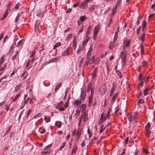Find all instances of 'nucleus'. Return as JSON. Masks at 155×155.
<instances>
[{
    "label": "nucleus",
    "instance_id": "obj_1",
    "mask_svg": "<svg viewBox=\"0 0 155 155\" xmlns=\"http://www.w3.org/2000/svg\"><path fill=\"white\" fill-rule=\"evenodd\" d=\"M138 79L139 80V84L141 86L143 85V83L147 82L149 79L148 77H145L142 73H140Z\"/></svg>",
    "mask_w": 155,
    "mask_h": 155
},
{
    "label": "nucleus",
    "instance_id": "obj_2",
    "mask_svg": "<svg viewBox=\"0 0 155 155\" xmlns=\"http://www.w3.org/2000/svg\"><path fill=\"white\" fill-rule=\"evenodd\" d=\"M120 56L122 61L124 63V64H125L127 61L126 59L127 56V51H123L121 52Z\"/></svg>",
    "mask_w": 155,
    "mask_h": 155
},
{
    "label": "nucleus",
    "instance_id": "obj_3",
    "mask_svg": "<svg viewBox=\"0 0 155 155\" xmlns=\"http://www.w3.org/2000/svg\"><path fill=\"white\" fill-rule=\"evenodd\" d=\"M63 102L61 101L60 103L56 106L57 108L60 111H64V107H63Z\"/></svg>",
    "mask_w": 155,
    "mask_h": 155
},
{
    "label": "nucleus",
    "instance_id": "obj_4",
    "mask_svg": "<svg viewBox=\"0 0 155 155\" xmlns=\"http://www.w3.org/2000/svg\"><path fill=\"white\" fill-rule=\"evenodd\" d=\"M80 118H81V119L83 118V121L84 122H85L88 120V117L87 114L85 111H84L81 115V117Z\"/></svg>",
    "mask_w": 155,
    "mask_h": 155
},
{
    "label": "nucleus",
    "instance_id": "obj_5",
    "mask_svg": "<svg viewBox=\"0 0 155 155\" xmlns=\"http://www.w3.org/2000/svg\"><path fill=\"white\" fill-rule=\"evenodd\" d=\"M107 90V88L105 85L102 86L99 89L100 94L102 95L104 94Z\"/></svg>",
    "mask_w": 155,
    "mask_h": 155
},
{
    "label": "nucleus",
    "instance_id": "obj_6",
    "mask_svg": "<svg viewBox=\"0 0 155 155\" xmlns=\"http://www.w3.org/2000/svg\"><path fill=\"white\" fill-rule=\"evenodd\" d=\"M70 47L69 46L67 48L65 51H64L62 53V55L63 56H65L69 54Z\"/></svg>",
    "mask_w": 155,
    "mask_h": 155
},
{
    "label": "nucleus",
    "instance_id": "obj_7",
    "mask_svg": "<svg viewBox=\"0 0 155 155\" xmlns=\"http://www.w3.org/2000/svg\"><path fill=\"white\" fill-rule=\"evenodd\" d=\"M130 42V41L128 40L125 43H124V45H123L124 51H125L127 48L128 47Z\"/></svg>",
    "mask_w": 155,
    "mask_h": 155
},
{
    "label": "nucleus",
    "instance_id": "obj_8",
    "mask_svg": "<svg viewBox=\"0 0 155 155\" xmlns=\"http://www.w3.org/2000/svg\"><path fill=\"white\" fill-rule=\"evenodd\" d=\"M106 119V117L103 115V113H102L101 116V118L99 121V123L101 124L103 123Z\"/></svg>",
    "mask_w": 155,
    "mask_h": 155
},
{
    "label": "nucleus",
    "instance_id": "obj_9",
    "mask_svg": "<svg viewBox=\"0 0 155 155\" xmlns=\"http://www.w3.org/2000/svg\"><path fill=\"white\" fill-rule=\"evenodd\" d=\"M100 28V25H97L95 27L94 30V34L95 35H97V33L99 30Z\"/></svg>",
    "mask_w": 155,
    "mask_h": 155
},
{
    "label": "nucleus",
    "instance_id": "obj_10",
    "mask_svg": "<svg viewBox=\"0 0 155 155\" xmlns=\"http://www.w3.org/2000/svg\"><path fill=\"white\" fill-rule=\"evenodd\" d=\"M145 33L143 32L141 35L138 37L139 39L142 42H143L145 40Z\"/></svg>",
    "mask_w": 155,
    "mask_h": 155
},
{
    "label": "nucleus",
    "instance_id": "obj_11",
    "mask_svg": "<svg viewBox=\"0 0 155 155\" xmlns=\"http://www.w3.org/2000/svg\"><path fill=\"white\" fill-rule=\"evenodd\" d=\"M97 71V68H95L91 74V78L92 79H94L96 77Z\"/></svg>",
    "mask_w": 155,
    "mask_h": 155
},
{
    "label": "nucleus",
    "instance_id": "obj_12",
    "mask_svg": "<svg viewBox=\"0 0 155 155\" xmlns=\"http://www.w3.org/2000/svg\"><path fill=\"white\" fill-rule=\"evenodd\" d=\"M72 45L74 50H75L77 46V39L75 38V36L74 38V40L73 41Z\"/></svg>",
    "mask_w": 155,
    "mask_h": 155
},
{
    "label": "nucleus",
    "instance_id": "obj_13",
    "mask_svg": "<svg viewBox=\"0 0 155 155\" xmlns=\"http://www.w3.org/2000/svg\"><path fill=\"white\" fill-rule=\"evenodd\" d=\"M51 150L50 149L47 151H43L41 152V154L42 155H48L51 153Z\"/></svg>",
    "mask_w": 155,
    "mask_h": 155
},
{
    "label": "nucleus",
    "instance_id": "obj_14",
    "mask_svg": "<svg viewBox=\"0 0 155 155\" xmlns=\"http://www.w3.org/2000/svg\"><path fill=\"white\" fill-rule=\"evenodd\" d=\"M90 38V36H86V38L84 39L82 43V45H84L86 44Z\"/></svg>",
    "mask_w": 155,
    "mask_h": 155
},
{
    "label": "nucleus",
    "instance_id": "obj_15",
    "mask_svg": "<svg viewBox=\"0 0 155 155\" xmlns=\"http://www.w3.org/2000/svg\"><path fill=\"white\" fill-rule=\"evenodd\" d=\"M86 107V104H82L80 107V110L81 111L84 112L85 110Z\"/></svg>",
    "mask_w": 155,
    "mask_h": 155
},
{
    "label": "nucleus",
    "instance_id": "obj_16",
    "mask_svg": "<svg viewBox=\"0 0 155 155\" xmlns=\"http://www.w3.org/2000/svg\"><path fill=\"white\" fill-rule=\"evenodd\" d=\"M78 149V147L77 145H75L72 149L71 151V154L73 155V153H76V151Z\"/></svg>",
    "mask_w": 155,
    "mask_h": 155
},
{
    "label": "nucleus",
    "instance_id": "obj_17",
    "mask_svg": "<svg viewBox=\"0 0 155 155\" xmlns=\"http://www.w3.org/2000/svg\"><path fill=\"white\" fill-rule=\"evenodd\" d=\"M92 104V97L90 96L89 97L88 106H91Z\"/></svg>",
    "mask_w": 155,
    "mask_h": 155
},
{
    "label": "nucleus",
    "instance_id": "obj_18",
    "mask_svg": "<svg viewBox=\"0 0 155 155\" xmlns=\"http://www.w3.org/2000/svg\"><path fill=\"white\" fill-rule=\"evenodd\" d=\"M81 130H78L77 131V134H76V139L77 140H78L79 139V137L81 134Z\"/></svg>",
    "mask_w": 155,
    "mask_h": 155
},
{
    "label": "nucleus",
    "instance_id": "obj_19",
    "mask_svg": "<svg viewBox=\"0 0 155 155\" xmlns=\"http://www.w3.org/2000/svg\"><path fill=\"white\" fill-rule=\"evenodd\" d=\"M8 9H7L5 10V13L3 15V17L1 19V20H3L7 16V15L8 14Z\"/></svg>",
    "mask_w": 155,
    "mask_h": 155
},
{
    "label": "nucleus",
    "instance_id": "obj_20",
    "mask_svg": "<svg viewBox=\"0 0 155 155\" xmlns=\"http://www.w3.org/2000/svg\"><path fill=\"white\" fill-rule=\"evenodd\" d=\"M5 55H3L0 58V68L1 67V64L3 63L4 61Z\"/></svg>",
    "mask_w": 155,
    "mask_h": 155
},
{
    "label": "nucleus",
    "instance_id": "obj_21",
    "mask_svg": "<svg viewBox=\"0 0 155 155\" xmlns=\"http://www.w3.org/2000/svg\"><path fill=\"white\" fill-rule=\"evenodd\" d=\"M91 27V25H89L88 26L86 32V36H89V34L90 33Z\"/></svg>",
    "mask_w": 155,
    "mask_h": 155
},
{
    "label": "nucleus",
    "instance_id": "obj_22",
    "mask_svg": "<svg viewBox=\"0 0 155 155\" xmlns=\"http://www.w3.org/2000/svg\"><path fill=\"white\" fill-rule=\"evenodd\" d=\"M117 29V32H115V36L114 37V41H116L118 37L117 34L118 32H119V27H118Z\"/></svg>",
    "mask_w": 155,
    "mask_h": 155
},
{
    "label": "nucleus",
    "instance_id": "obj_23",
    "mask_svg": "<svg viewBox=\"0 0 155 155\" xmlns=\"http://www.w3.org/2000/svg\"><path fill=\"white\" fill-rule=\"evenodd\" d=\"M87 19V18L86 17L85 15L83 16H81L79 18V20L83 22L85 20Z\"/></svg>",
    "mask_w": 155,
    "mask_h": 155
},
{
    "label": "nucleus",
    "instance_id": "obj_24",
    "mask_svg": "<svg viewBox=\"0 0 155 155\" xmlns=\"http://www.w3.org/2000/svg\"><path fill=\"white\" fill-rule=\"evenodd\" d=\"M44 15V13L43 12L40 11L38 12L37 13V15L40 17H42Z\"/></svg>",
    "mask_w": 155,
    "mask_h": 155
},
{
    "label": "nucleus",
    "instance_id": "obj_25",
    "mask_svg": "<svg viewBox=\"0 0 155 155\" xmlns=\"http://www.w3.org/2000/svg\"><path fill=\"white\" fill-rule=\"evenodd\" d=\"M87 6V3H82L81 4L80 6V7L82 8H84Z\"/></svg>",
    "mask_w": 155,
    "mask_h": 155
},
{
    "label": "nucleus",
    "instance_id": "obj_26",
    "mask_svg": "<svg viewBox=\"0 0 155 155\" xmlns=\"http://www.w3.org/2000/svg\"><path fill=\"white\" fill-rule=\"evenodd\" d=\"M117 8V6L116 5L112 9V14L113 15H114L116 12Z\"/></svg>",
    "mask_w": 155,
    "mask_h": 155
},
{
    "label": "nucleus",
    "instance_id": "obj_27",
    "mask_svg": "<svg viewBox=\"0 0 155 155\" xmlns=\"http://www.w3.org/2000/svg\"><path fill=\"white\" fill-rule=\"evenodd\" d=\"M59 59L58 58H54L49 60L50 62H56L58 61Z\"/></svg>",
    "mask_w": 155,
    "mask_h": 155
},
{
    "label": "nucleus",
    "instance_id": "obj_28",
    "mask_svg": "<svg viewBox=\"0 0 155 155\" xmlns=\"http://www.w3.org/2000/svg\"><path fill=\"white\" fill-rule=\"evenodd\" d=\"M87 61L85 62L84 65L83 66V69H84L85 66L88 65L89 63L90 59H86Z\"/></svg>",
    "mask_w": 155,
    "mask_h": 155
},
{
    "label": "nucleus",
    "instance_id": "obj_29",
    "mask_svg": "<svg viewBox=\"0 0 155 155\" xmlns=\"http://www.w3.org/2000/svg\"><path fill=\"white\" fill-rule=\"evenodd\" d=\"M148 63L147 61H144L142 62V65L143 67H147L148 65Z\"/></svg>",
    "mask_w": 155,
    "mask_h": 155
},
{
    "label": "nucleus",
    "instance_id": "obj_30",
    "mask_svg": "<svg viewBox=\"0 0 155 155\" xmlns=\"http://www.w3.org/2000/svg\"><path fill=\"white\" fill-rule=\"evenodd\" d=\"M55 124L58 128H60L62 125V123L61 122L56 121L55 123Z\"/></svg>",
    "mask_w": 155,
    "mask_h": 155
},
{
    "label": "nucleus",
    "instance_id": "obj_31",
    "mask_svg": "<svg viewBox=\"0 0 155 155\" xmlns=\"http://www.w3.org/2000/svg\"><path fill=\"white\" fill-rule=\"evenodd\" d=\"M91 83H89L88 85L87 91V92H89L90 90L92 89L91 87Z\"/></svg>",
    "mask_w": 155,
    "mask_h": 155
},
{
    "label": "nucleus",
    "instance_id": "obj_32",
    "mask_svg": "<svg viewBox=\"0 0 155 155\" xmlns=\"http://www.w3.org/2000/svg\"><path fill=\"white\" fill-rule=\"evenodd\" d=\"M21 96L20 93H19L17 94L15 97L14 99L12 101V102L15 101L19 97Z\"/></svg>",
    "mask_w": 155,
    "mask_h": 155
},
{
    "label": "nucleus",
    "instance_id": "obj_33",
    "mask_svg": "<svg viewBox=\"0 0 155 155\" xmlns=\"http://www.w3.org/2000/svg\"><path fill=\"white\" fill-rule=\"evenodd\" d=\"M96 6L95 5H92L89 8V11L91 12L94 10L95 8L96 7Z\"/></svg>",
    "mask_w": 155,
    "mask_h": 155
},
{
    "label": "nucleus",
    "instance_id": "obj_34",
    "mask_svg": "<svg viewBox=\"0 0 155 155\" xmlns=\"http://www.w3.org/2000/svg\"><path fill=\"white\" fill-rule=\"evenodd\" d=\"M61 45V43L60 42H58L55 44L54 45V47L53 48V49H55L58 47L60 46Z\"/></svg>",
    "mask_w": 155,
    "mask_h": 155
},
{
    "label": "nucleus",
    "instance_id": "obj_35",
    "mask_svg": "<svg viewBox=\"0 0 155 155\" xmlns=\"http://www.w3.org/2000/svg\"><path fill=\"white\" fill-rule=\"evenodd\" d=\"M61 83L57 84L55 88V91H56V90H58V89H59L60 87L61 86Z\"/></svg>",
    "mask_w": 155,
    "mask_h": 155
},
{
    "label": "nucleus",
    "instance_id": "obj_36",
    "mask_svg": "<svg viewBox=\"0 0 155 155\" xmlns=\"http://www.w3.org/2000/svg\"><path fill=\"white\" fill-rule=\"evenodd\" d=\"M80 111L79 110H76V113L75 115H76V118H77L79 115L80 114Z\"/></svg>",
    "mask_w": 155,
    "mask_h": 155
},
{
    "label": "nucleus",
    "instance_id": "obj_37",
    "mask_svg": "<svg viewBox=\"0 0 155 155\" xmlns=\"http://www.w3.org/2000/svg\"><path fill=\"white\" fill-rule=\"evenodd\" d=\"M118 93H117L115 95H114L112 99V102H114L116 98H117V96L118 95Z\"/></svg>",
    "mask_w": 155,
    "mask_h": 155
},
{
    "label": "nucleus",
    "instance_id": "obj_38",
    "mask_svg": "<svg viewBox=\"0 0 155 155\" xmlns=\"http://www.w3.org/2000/svg\"><path fill=\"white\" fill-rule=\"evenodd\" d=\"M18 53V51H17L16 54L12 57V59L14 62L15 60H16L17 59V56Z\"/></svg>",
    "mask_w": 155,
    "mask_h": 155
},
{
    "label": "nucleus",
    "instance_id": "obj_39",
    "mask_svg": "<svg viewBox=\"0 0 155 155\" xmlns=\"http://www.w3.org/2000/svg\"><path fill=\"white\" fill-rule=\"evenodd\" d=\"M150 123L149 122L147 123V124H146L145 126V129L146 130H149V129L150 128Z\"/></svg>",
    "mask_w": 155,
    "mask_h": 155
},
{
    "label": "nucleus",
    "instance_id": "obj_40",
    "mask_svg": "<svg viewBox=\"0 0 155 155\" xmlns=\"http://www.w3.org/2000/svg\"><path fill=\"white\" fill-rule=\"evenodd\" d=\"M44 120H45L46 123H48L50 121V118L49 117H45Z\"/></svg>",
    "mask_w": 155,
    "mask_h": 155
},
{
    "label": "nucleus",
    "instance_id": "obj_41",
    "mask_svg": "<svg viewBox=\"0 0 155 155\" xmlns=\"http://www.w3.org/2000/svg\"><path fill=\"white\" fill-rule=\"evenodd\" d=\"M39 131L41 134H43L45 132V130L44 128H40L39 129Z\"/></svg>",
    "mask_w": 155,
    "mask_h": 155
},
{
    "label": "nucleus",
    "instance_id": "obj_42",
    "mask_svg": "<svg viewBox=\"0 0 155 155\" xmlns=\"http://www.w3.org/2000/svg\"><path fill=\"white\" fill-rule=\"evenodd\" d=\"M21 84H20L17 85V86L15 87V91L16 92H17L19 88L20 87H21Z\"/></svg>",
    "mask_w": 155,
    "mask_h": 155
},
{
    "label": "nucleus",
    "instance_id": "obj_43",
    "mask_svg": "<svg viewBox=\"0 0 155 155\" xmlns=\"http://www.w3.org/2000/svg\"><path fill=\"white\" fill-rule=\"evenodd\" d=\"M91 54V53L88 52L87 53V55L86 57V59H90V58Z\"/></svg>",
    "mask_w": 155,
    "mask_h": 155
},
{
    "label": "nucleus",
    "instance_id": "obj_44",
    "mask_svg": "<svg viewBox=\"0 0 155 155\" xmlns=\"http://www.w3.org/2000/svg\"><path fill=\"white\" fill-rule=\"evenodd\" d=\"M128 118L129 121L132 122L133 121L132 117L131 115L128 114Z\"/></svg>",
    "mask_w": 155,
    "mask_h": 155
},
{
    "label": "nucleus",
    "instance_id": "obj_45",
    "mask_svg": "<svg viewBox=\"0 0 155 155\" xmlns=\"http://www.w3.org/2000/svg\"><path fill=\"white\" fill-rule=\"evenodd\" d=\"M83 60H84L83 58H82L80 60V62L79 64V67H81L82 64V63L83 62Z\"/></svg>",
    "mask_w": 155,
    "mask_h": 155
},
{
    "label": "nucleus",
    "instance_id": "obj_46",
    "mask_svg": "<svg viewBox=\"0 0 155 155\" xmlns=\"http://www.w3.org/2000/svg\"><path fill=\"white\" fill-rule=\"evenodd\" d=\"M141 54L142 55H143L144 54V47L143 46L141 45Z\"/></svg>",
    "mask_w": 155,
    "mask_h": 155
},
{
    "label": "nucleus",
    "instance_id": "obj_47",
    "mask_svg": "<svg viewBox=\"0 0 155 155\" xmlns=\"http://www.w3.org/2000/svg\"><path fill=\"white\" fill-rule=\"evenodd\" d=\"M146 135L147 137H149L150 134V132L149 131V130H146Z\"/></svg>",
    "mask_w": 155,
    "mask_h": 155
},
{
    "label": "nucleus",
    "instance_id": "obj_48",
    "mask_svg": "<svg viewBox=\"0 0 155 155\" xmlns=\"http://www.w3.org/2000/svg\"><path fill=\"white\" fill-rule=\"evenodd\" d=\"M44 44H43L41 47H40V49L39 50V52H41L43 50H44Z\"/></svg>",
    "mask_w": 155,
    "mask_h": 155
},
{
    "label": "nucleus",
    "instance_id": "obj_49",
    "mask_svg": "<svg viewBox=\"0 0 155 155\" xmlns=\"http://www.w3.org/2000/svg\"><path fill=\"white\" fill-rule=\"evenodd\" d=\"M116 72L118 74V76H119V78H122V76H121V73L119 71H118L117 70H116Z\"/></svg>",
    "mask_w": 155,
    "mask_h": 155
},
{
    "label": "nucleus",
    "instance_id": "obj_50",
    "mask_svg": "<svg viewBox=\"0 0 155 155\" xmlns=\"http://www.w3.org/2000/svg\"><path fill=\"white\" fill-rule=\"evenodd\" d=\"M42 115V114L41 113H38V114H37L36 115L35 117H34V118H36L37 117H39L40 116H41Z\"/></svg>",
    "mask_w": 155,
    "mask_h": 155
},
{
    "label": "nucleus",
    "instance_id": "obj_51",
    "mask_svg": "<svg viewBox=\"0 0 155 155\" xmlns=\"http://www.w3.org/2000/svg\"><path fill=\"white\" fill-rule=\"evenodd\" d=\"M65 144L66 143L65 142H64L63 143L62 146L60 147V148H59V150L60 151L64 147V146L65 145Z\"/></svg>",
    "mask_w": 155,
    "mask_h": 155
},
{
    "label": "nucleus",
    "instance_id": "obj_52",
    "mask_svg": "<svg viewBox=\"0 0 155 155\" xmlns=\"http://www.w3.org/2000/svg\"><path fill=\"white\" fill-rule=\"evenodd\" d=\"M87 132L88 134L89 135V138H90L91 137V136L92 135V132H91L89 129H88L87 130Z\"/></svg>",
    "mask_w": 155,
    "mask_h": 155
},
{
    "label": "nucleus",
    "instance_id": "obj_53",
    "mask_svg": "<svg viewBox=\"0 0 155 155\" xmlns=\"http://www.w3.org/2000/svg\"><path fill=\"white\" fill-rule=\"evenodd\" d=\"M6 67H7L6 64H4V66L3 67H2L0 69V71H4V70L6 68Z\"/></svg>",
    "mask_w": 155,
    "mask_h": 155
},
{
    "label": "nucleus",
    "instance_id": "obj_54",
    "mask_svg": "<svg viewBox=\"0 0 155 155\" xmlns=\"http://www.w3.org/2000/svg\"><path fill=\"white\" fill-rule=\"evenodd\" d=\"M107 54V53L105 52L104 53H101V58H104Z\"/></svg>",
    "mask_w": 155,
    "mask_h": 155
},
{
    "label": "nucleus",
    "instance_id": "obj_55",
    "mask_svg": "<svg viewBox=\"0 0 155 155\" xmlns=\"http://www.w3.org/2000/svg\"><path fill=\"white\" fill-rule=\"evenodd\" d=\"M35 50H34L32 51V53H31V54L30 57H33L35 55Z\"/></svg>",
    "mask_w": 155,
    "mask_h": 155
},
{
    "label": "nucleus",
    "instance_id": "obj_56",
    "mask_svg": "<svg viewBox=\"0 0 155 155\" xmlns=\"http://www.w3.org/2000/svg\"><path fill=\"white\" fill-rule=\"evenodd\" d=\"M149 89H146L144 91V95L146 96L147 94V92L149 90Z\"/></svg>",
    "mask_w": 155,
    "mask_h": 155
},
{
    "label": "nucleus",
    "instance_id": "obj_57",
    "mask_svg": "<svg viewBox=\"0 0 155 155\" xmlns=\"http://www.w3.org/2000/svg\"><path fill=\"white\" fill-rule=\"evenodd\" d=\"M121 0H118L116 4L115 5L117 7V6H119L121 4Z\"/></svg>",
    "mask_w": 155,
    "mask_h": 155
},
{
    "label": "nucleus",
    "instance_id": "obj_58",
    "mask_svg": "<svg viewBox=\"0 0 155 155\" xmlns=\"http://www.w3.org/2000/svg\"><path fill=\"white\" fill-rule=\"evenodd\" d=\"M51 144H49V145H48V146H46L45 148L44 149V150H47L50 148L51 147Z\"/></svg>",
    "mask_w": 155,
    "mask_h": 155
},
{
    "label": "nucleus",
    "instance_id": "obj_59",
    "mask_svg": "<svg viewBox=\"0 0 155 155\" xmlns=\"http://www.w3.org/2000/svg\"><path fill=\"white\" fill-rule=\"evenodd\" d=\"M146 25H147L146 21H145L144 20V21H143V28H145Z\"/></svg>",
    "mask_w": 155,
    "mask_h": 155
},
{
    "label": "nucleus",
    "instance_id": "obj_60",
    "mask_svg": "<svg viewBox=\"0 0 155 155\" xmlns=\"http://www.w3.org/2000/svg\"><path fill=\"white\" fill-rule=\"evenodd\" d=\"M144 102V101L142 99H140L138 101V103H143Z\"/></svg>",
    "mask_w": 155,
    "mask_h": 155
},
{
    "label": "nucleus",
    "instance_id": "obj_61",
    "mask_svg": "<svg viewBox=\"0 0 155 155\" xmlns=\"http://www.w3.org/2000/svg\"><path fill=\"white\" fill-rule=\"evenodd\" d=\"M115 90H114L113 89H111V91H110V96H112V95L114 93V91Z\"/></svg>",
    "mask_w": 155,
    "mask_h": 155
},
{
    "label": "nucleus",
    "instance_id": "obj_62",
    "mask_svg": "<svg viewBox=\"0 0 155 155\" xmlns=\"http://www.w3.org/2000/svg\"><path fill=\"white\" fill-rule=\"evenodd\" d=\"M116 87L117 85L116 84H115L114 83H113V86L112 89L114 90H115Z\"/></svg>",
    "mask_w": 155,
    "mask_h": 155
},
{
    "label": "nucleus",
    "instance_id": "obj_63",
    "mask_svg": "<svg viewBox=\"0 0 155 155\" xmlns=\"http://www.w3.org/2000/svg\"><path fill=\"white\" fill-rule=\"evenodd\" d=\"M74 104L77 105L79 104V100H75L74 102Z\"/></svg>",
    "mask_w": 155,
    "mask_h": 155
},
{
    "label": "nucleus",
    "instance_id": "obj_64",
    "mask_svg": "<svg viewBox=\"0 0 155 155\" xmlns=\"http://www.w3.org/2000/svg\"><path fill=\"white\" fill-rule=\"evenodd\" d=\"M12 2H10L8 5L7 6V7L8 8H10L11 6L12 5Z\"/></svg>",
    "mask_w": 155,
    "mask_h": 155
}]
</instances>
